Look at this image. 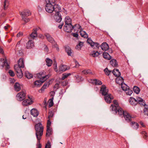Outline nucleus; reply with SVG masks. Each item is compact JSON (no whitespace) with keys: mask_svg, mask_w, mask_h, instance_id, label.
Instances as JSON below:
<instances>
[{"mask_svg":"<svg viewBox=\"0 0 148 148\" xmlns=\"http://www.w3.org/2000/svg\"><path fill=\"white\" fill-rule=\"evenodd\" d=\"M126 93L127 95H131L133 93V91L132 90L130 89L127 90L126 91Z\"/></svg>","mask_w":148,"mask_h":148,"instance_id":"864d4df0","label":"nucleus"},{"mask_svg":"<svg viewBox=\"0 0 148 148\" xmlns=\"http://www.w3.org/2000/svg\"><path fill=\"white\" fill-rule=\"evenodd\" d=\"M110 94L108 93L107 95L104 96V99L108 103H110L111 102V100L113 99L112 96H111Z\"/></svg>","mask_w":148,"mask_h":148,"instance_id":"9b49d317","label":"nucleus"},{"mask_svg":"<svg viewBox=\"0 0 148 148\" xmlns=\"http://www.w3.org/2000/svg\"><path fill=\"white\" fill-rule=\"evenodd\" d=\"M99 54L100 53L97 51H93L91 52L90 54V55L93 57H97Z\"/></svg>","mask_w":148,"mask_h":148,"instance_id":"c9c22d12","label":"nucleus"},{"mask_svg":"<svg viewBox=\"0 0 148 148\" xmlns=\"http://www.w3.org/2000/svg\"><path fill=\"white\" fill-rule=\"evenodd\" d=\"M131 124L132 128L134 129H137L139 125L137 123L132 122L131 123Z\"/></svg>","mask_w":148,"mask_h":148,"instance_id":"ea45409f","label":"nucleus"},{"mask_svg":"<svg viewBox=\"0 0 148 148\" xmlns=\"http://www.w3.org/2000/svg\"><path fill=\"white\" fill-rule=\"evenodd\" d=\"M61 84L63 86H65L68 84V82L67 81H64L62 82Z\"/></svg>","mask_w":148,"mask_h":148,"instance_id":"6e6d98bb","label":"nucleus"},{"mask_svg":"<svg viewBox=\"0 0 148 148\" xmlns=\"http://www.w3.org/2000/svg\"><path fill=\"white\" fill-rule=\"evenodd\" d=\"M133 90L134 92L137 94L139 93L140 91L139 88L136 86H134V87Z\"/></svg>","mask_w":148,"mask_h":148,"instance_id":"a19ab883","label":"nucleus"},{"mask_svg":"<svg viewBox=\"0 0 148 148\" xmlns=\"http://www.w3.org/2000/svg\"><path fill=\"white\" fill-rule=\"evenodd\" d=\"M54 46L55 47H56L57 48V50L59 51V48L58 47V45L56 42L54 44Z\"/></svg>","mask_w":148,"mask_h":148,"instance_id":"338daca9","label":"nucleus"},{"mask_svg":"<svg viewBox=\"0 0 148 148\" xmlns=\"http://www.w3.org/2000/svg\"><path fill=\"white\" fill-rule=\"evenodd\" d=\"M52 129L51 128H47V132L46 136L47 137H49L52 134Z\"/></svg>","mask_w":148,"mask_h":148,"instance_id":"4be33fe9","label":"nucleus"},{"mask_svg":"<svg viewBox=\"0 0 148 148\" xmlns=\"http://www.w3.org/2000/svg\"><path fill=\"white\" fill-rule=\"evenodd\" d=\"M114 104L111 105L110 107V110L115 113L116 114L118 113L120 110H122V109L121 108L119 105L116 100H114L113 101Z\"/></svg>","mask_w":148,"mask_h":148,"instance_id":"f03ea898","label":"nucleus"},{"mask_svg":"<svg viewBox=\"0 0 148 148\" xmlns=\"http://www.w3.org/2000/svg\"><path fill=\"white\" fill-rule=\"evenodd\" d=\"M18 66L21 67L22 68H24V60L23 58H20L18 61Z\"/></svg>","mask_w":148,"mask_h":148,"instance_id":"393cba45","label":"nucleus"},{"mask_svg":"<svg viewBox=\"0 0 148 148\" xmlns=\"http://www.w3.org/2000/svg\"><path fill=\"white\" fill-rule=\"evenodd\" d=\"M101 49L104 51L108 50L109 48L108 44L106 42H103L101 45Z\"/></svg>","mask_w":148,"mask_h":148,"instance_id":"aec40b11","label":"nucleus"},{"mask_svg":"<svg viewBox=\"0 0 148 148\" xmlns=\"http://www.w3.org/2000/svg\"><path fill=\"white\" fill-rule=\"evenodd\" d=\"M144 112L145 114L148 116V108L145 107L144 109Z\"/></svg>","mask_w":148,"mask_h":148,"instance_id":"052dcab7","label":"nucleus"},{"mask_svg":"<svg viewBox=\"0 0 148 148\" xmlns=\"http://www.w3.org/2000/svg\"><path fill=\"white\" fill-rule=\"evenodd\" d=\"M45 35L46 36L47 39L48 41L51 43L53 44L55 43L54 39L51 36L50 34H45Z\"/></svg>","mask_w":148,"mask_h":148,"instance_id":"ddd939ff","label":"nucleus"},{"mask_svg":"<svg viewBox=\"0 0 148 148\" xmlns=\"http://www.w3.org/2000/svg\"><path fill=\"white\" fill-rule=\"evenodd\" d=\"M19 14L21 16L28 17L31 14V13L28 10H25L22 12H19Z\"/></svg>","mask_w":148,"mask_h":148,"instance_id":"9d476101","label":"nucleus"},{"mask_svg":"<svg viewBox=\"0 0 148 148\" xmlns=\"http://www.w3.org/2000/svg\"><path fill=\"white\" fill-rule=\"evenodd\" d=\"M53 7L54 9L53 12H55L56 13H59L61 12V8L58 5L55 4L53 5Z\"/></svg>","mask_w":148,"mask_h":148,"instance_id":"4468645a","label":"nucleus"},{"mask_svg":"<svg viewBox=\"0 0 148 148\" xmlns=\"http://www.w3.org/2000/svg\"><path fill=\"white\" fill-rule=\"evenodd\" d=\"M51 124V122L50 121V119H48L47 120V128H51L50 126Z\"/></svg>","mask_w":148,"mask_h":148,"instance_id":"4d7b16f0","label":"nucleus"},{"mask_svg":"<svg viewBox=\"0 0 148 148\" xmlns=\"http://www.w3.org/2000/svg\"><path fill=\"white\" fill-rule=\"evenodd\" d=\"M59 84H56L54 86L53 88L55 90H57L59 88Z\"/></svg>","mask_w":148,"mask_h":148,"instance_id":"0e129e2a","label":"nucleus"},{"mask_svg":"<svg viewBox=\"0 0 148 148\" xmlns=\"http://www.w3.org/2000/svg\"><path fill=\"white\" fill-rule=\"evenodd\" d=\"M100 91L103 96L107 95L108 94V90L107 89L106 86L104 85H102Z\"/></svg>","mask_w":148,"mask_h":148,"instance_id":"0eeeda50","label":"nucleus"},{"mask_svg":"<svg viewBox=\"0 0 148 148\" xmlns=\"http://www.w3.org/2000/svg\"><path fill=\"white\" fill-rule=\"evenodd\" d=\"M110 63L112 66L114 67H117L118 66V65L117 61L114 59H112L110 60Z\"/></svg>","mask_w":148,"mask_h":148,"instance_id":"a878e982","label":"nucleus"},{"mask_svg":"<svg viewBox=\"0 0 148 148\" xmlns=\"http://www.w3.org/2000/svg\"><path fill=\"white\" fill-rule=\"evenodd\" d=\"M44 82L40 79L36 80L34 82V85L38 87L40 86Z\"/></svg>","mask_w":148,"mask_h":148,"instance_id":"5701e85b","label":"nucleus"},{"mask_svg":"<svg viewBox=\"0 0 148 148\" xmlns=\"http://www.w3.org/2000/svg\"><path fill=\"white\" fill-rule=\"evenodd\" d=\"M14 88L15 90L17 92L20 91L21 89L20 85V84L17 82H16L14 84Z\"/></svg>","mask_w":148,"mask_h":148,"instance_id":"c85d7f7f","label":"nucleus"},{"mask_svg":"<svg viewBox=\"0 0 148 148\" xmlns=\"http://www.w3.org/2000/svg\"><path fill=\"white\" fill-rule=\"evenodd\" d=\"M40 29V28L39 27H37V28H34L33 29V31L34 32H37V31L39 29Z\"/></svg>","mask_w":148,"mask_h":148,"instance_id":"69168bd1","label":"nucleus"},{"mask_svg":"<svg viewBox=\"0 0 148 148\" xmlns=\"http://www.w3.org/2000/svg\"><path fill=\"white\" fill-rule=\"evenodd\" d=\"M91 83L96 85H101L102 84V82L100 80L97 79H91Z\"/></svg>","mask_w":148,"mask_h":148,"instance_id":"2eb2a0df","label":"nucleus"},{"mask_svg":"<svg viewBox=\"0 0 148 148\" xmlns=\"http://www.w3.org/2000/svg\"><path fill=\"white\" fill-rule=\"evenodd\" d=\"M8 73L9 75L11 77H13L14 76L15 74L14 72L11 70L9 71Z\"/></svg>","mask_w":148,"mask_h":148,"instance_id":"5fc2aeb1","label":"nucleus"},{"mask_svg":"<svg viewBox=\"0 0 148 148\" xmlns=\"http://www.w3.org/2000/svg\"><path fill=\"white\" fill-rule=\"evenodd\" d=\"M41 138H40L39 139H37V145L38 147V148H41V145L40 143V140Z\"/></svg>","mask_w":148,"mask_h":148,"instance_id":"bf43d9fd","label":"nucleus"},{"mask_svg":"<svg viewBox=\"0 0 148 148\" xmlns=\"http://www.w3.org/2000/svg\"><path fill=\"white\" fill-rule=\"evenodd\" d=\"M51 145L50 143L49 142H48L47 143L46 145L45 148H50Z\"/></svg>","mask_w":148,"mask_h":148,"instance_id":"680f3d73","label":"nucleus"},{"mask_svg":"<svg viewBox=\"0 0 148 148\" xmlns=\"http://www.w3.org/2000/svg\"><path fill=\"white\" fill-rule=\"evenodd\" d=\"M103 55L104 58L108 60H110L112 58L111 56L108 53L106 52H104L103 53Z\"/></svg>","mask_w":148,"mask_h":148,"instance_id":"cd10ccee","label":"nucleus"},{"mask_svg":"<svg viewBox=\"0 0 148 148\" xmlns=\"http://www.w3.org/2000/svg\"><path fill=\"white\" fill-rule=\"evenodd\" d=\"M26 93L23 91L18 93L16 95V99L19 101L23 100L25 98Z\"/></svg>","mask_w":148,"mask_h":148,"instance_id":"39448f33","label":"nucleus"},{"mask_svg":"<svg viewBox=\"0 0 148 148\" xmlns=\"http://www.w3.org/2000/svg\"><path fill=\"white\" fill-rule=\"evenodd\" d=\"M36 77L40 79V80L45 81L49 77V75H46L44 71H41L39 73L36 74Z\"/></svg>","mask_w":148,"mask_h":148,"instance_id":"20e7f679","label":"nucleus"},{"mask_svg":"<svg viewBox=\"0 0 148 148\" xmlns=\"http://www.w3.org/2000/svg\"><path fill=\"white\" fill-rule=\"evenodd\" d=\"M73 29H74L73 26L72 24L70 23L68 25H65L64 28V31L68 33L71 32Z\"/></svg>","mask_w":148,"mask_h":148,"instance_id":"6e6552de","label":"nucleus"},{"mask_svg":"<svg viewBox=\"0 0 148 148\" xmlns=\"http://www.w3.org/2000/svg\"><path fill=\"white\" fill-rule=\"evenodd\" d=\"M32 100L28 99L24 100L22 102V104L24 106H29L32 104Z\"/></svg>","mask_w":148,"mask_h":148,"instance_id":"dca6fc26","label":"nucleus"},{"mask_svg":"<svg viewBox=\"0 0 148 148\" xmlns=\"http://www.w3.org/2000/svg\"><path fill=\"white\" fill-rule=\"evenodd\" d=\"M130 103L133 106H135L138 103L137 100L133 97H131L129 99Z\"/></svg>","mask_w":148,"mask_h":148,"instance_id":"f3484780","label":"nucleus"},{"mask_svg":"<svg viewBox=\"0 0 148 148\" xmlns=\"http://www.w3.org/2000/svg\"><path fill=\"white\" fill-rule=\"evenodd\" d=\"M118 114L121 115H123L126 121L128 122H130L131 120V117L130 115L129 114L126 112L124 111L123 110H121L118 113Z\"/></svg>","mask_w":148,"mask_h":148,"instance_id":"7ed1b4c3","label":"nucleus"},{"mask_svg":"<svg viewBox=\"0 0 148 148\" xmlns=\"http://www.w3.org/2000/svg\"><path fill=\"white\" fill-rule=\"evenodd\" d=\"M54 115V114L53 112L51 111L49 112V116L48 117V119H49L53 117Z\"/></svg>","mask_w":148,"mask_h":148,"instance_id":"603ef678","label":"nucleus"},{"mask_svg":"<svg viewBox=\"0 0 148 148\" xmlns=\"http://www.w3.org/2000/svg\"><path fill=\"white\" fill-rule=\"evenodd\" d=\"M25 77L28 79H30L33 77L32 74L28 71H25Z\"/></svg>","mask_w":148,"mask_h":148,"instance_id":"473e14b6","label":"nucleus"},{"mask_svg":"<svg viewBox=\"0 0 148 148\" xmlns=\"http://www.w3.org/2000/svg\"><path fill=\"white\" fill-rule=\"evenodd\" d=\"M53 97L52 98L49 99V100L50 101L49 103V107H51L52 106H53Z\"/></svg>","mask_w":148,"mask_h":148,"instance_id":"3c124183","label":"nucleus"},{"mask_svg":"<svg viewBox=\"0 0 148 148\" xmlns=\"http://www.w3.org/2000/svg\"><path fill=\"white\" fill-rule=\"evenodd\" d=\"M34 47V42L32 40H29L26 44V47L27 49H31Z\"/></svg>","mask_w":148,"mask_h":148,"instance_id":"6ab92c4d","label":"nucleus"},{"mask_svg":"<svg viewBox=\"0 0 148 148\" xmlns=\"http://www.w3.org/2000/svg\"><path fill=\"white\" fill-rule=\"evenodd\" d=\"M30 113L34 117H37L39 114L38 111L34 108H33L31 110Z\"/></svg>","mask_w":148,"mask_h":148,"instance_id":"a211bd4d","label":"nucleus"},{"mask_svg":"<svg viewBox=\"0 0 148 148\" xmlns=\"http://www.w3.org/2000/svg\"><path fill=\"white\" fill-rule=\"evenodd\" d=\"M4 66H6V70H8L10 68V66L7 63L6 60H5V61L4 62V64L1 65L2 68H3Z\"/></svg>","mask_w":148,"mask_h":148,"instance_id":"58836bf2","label":"nucleus"},{"mask_svg":"<svg viewBox=\"0 0 148 148\" xmlns=\"http://www.w3.org/2000/svg\"><path fill=\"white\" fill-rule=\"evenodd\" d=\"M54 46L55 47H56L57 48V50L59 51V48L58 47V45L56 42L54 44Z\"/></svg>","mask_w":148,"mask_h":148,"instance_id":"774afa93","label":"nucleus"},{"mask_svg":"<svg viewBox=\"0 0 148 148\" xmlns=\"http://www.w3.org/2000/svg\"><path fill=\"white\" fill-rule=\"evenodd\" d=\"M82 73L84 74H91L92 73L90 70H84L82 71Z\"/></svg>","mask_w":148,"mask_h":148,"instance_id":"09e8293b","label":"nucleus"},{"mask_svg":"<svg viewBox=\"0 0 148 148\" xmlns=\"http://www.w3.org/2000/svg\"><path fill=\"white\" fill-rule=\"evenodd\" d=\"M30 37L32 38L33 39L34 38L38 36V34L37 32H34V31L31 33L30 35Z\"/></svg>","mask_w":148,"mask_h":148,"instance_id":"c03bdc74","label":"nucleus"},{"mask_svg":"<svg viewBox=\"0 0 148 148\" xmlns=\"http://www.w3.org/2000/svg\"><path fill=\"white\" fill-rule=\"evenodd\" d=\"M21 67H20L18 66V65L16 64L14 65V68L17 73L18 72L21 73V71H22L21 68Z\"/></svg>","mask_w":148,"mask_h":148,"instance_id":"4c0bfd02","label":"nucleus"},{"mask_svg":"<svg viewBox=\"0 0 148 148\" xmlns=\"http://www.w3.org/2000/svg\"><path fill=\"white\" fill-rule=\"evenodd\" d=\"M49 82L45 83L44 84V85L41 87L40 89L39 90L40 92L42 93L44 91L45 89L47 87L49 86Z\"/></svg>","mask_w":148,"mask_h":148,"instance_id":"b1692460","label":"nucleus"},{"mask_svg":"<svg viewBox=\"0 0 148 148\" xmlns=\"http://www.w3.org/2000/svg\"><path fill=\"white\" fill-rule=\"evenodd\" d=\"M104 71L105 74L108 76L109 75L110 73L112 72L111 71L109 70L107 68H106L104 69Z\"/></svg>","mask_w":148,"mask_h":148,"instance_id":"8fccbe9b","label":"nucleus"},{"mask_svg":"<svg viewBox=\"0 0 148 148\" xmlns=\"http://www.w3.org/2000/svg\"><path fill=\"white\" fill-rule=\"evenodd\" d=\"M17 76L18 77L20 78H22L23 76L22 72L21 71V73L19 72L17 73Z\"/></svg>","mask_w":148,"mask_h":148,"instance_id":"13d9d810","label":"nucleus"},{"mask_svg":"<svg viewBox=\"0 0 148 148\" xmlns=\"http://www.w3.org/2000/svg\"><path fill=\"white\" fill-rule=\"evenodd\" d=\"M35 128L37 139H39L40 138H41L43 134L44 129L41 123L39 122L36 124L35 126Z\"/></svg>","mask_w":148,"mask_h":148,"instance_id":"f257e3e1","label":"nucleus"},{"mask_svg":"<svg viewBox=\"0 0 148 148\" xmlns=\"http://www.w3.org/2000/svg\"><path fill=\"white\" fill-rule=\"evenodd\" d=\"M65 51L67 52L68 55L69 56H71V54L72 53V51L70 47L68 46H66L65 47Z\"/></svg>","mask_w":148,"mask_h":148,"instance_id":"bb28decb","label":"nucleus"},{"mask_svg":"<svg viewBox=\"0 0 148 148\" xmlns=\"http://www.w3.org/2000/svg\"><path fill=\"white\" fill-rule=\"evenodd\" d=\"M83 45V42H80L78 44L76 45L75 47V49L78 50H80Z\"/></svg>","mask_w":148,"mask_h":148,"instance_id":"e433bc0d","label":"nucleus"},{"mask_svg":"<svg viewBox=\"0 0 148 148\" xmlns=\"http://www.w3.org/2000/svg\"><path fill=\"white\" fill-rule=\"evenodd\" d=\"M53 4L51 3H46V4L45 7V9L46 11L49 13H51L53 12Z\"/></svg>","mask_w":148,"mask_h":148,"instance_id":"423d86ee","label":"nucleus"},{"mask_svg":"<svg viewBox=\"0 0 148 148\" xmlns=\"http://www.w3.org/2000/svg\"><path fill=\"white\" fill-rule=\"evenodd\" d=\"M137 101L138 103L143 105V106H145L146 104L144 102V100L142 99L141 98L139 97H137L136 98Z\"/></svg>","mask_w":148,"mask_h":148,"instance_id":"c756f323","label":"nucleus"},{"mask_svg":"<svg viewBox=\"0 0 148 148\" xmlns=\"http://www.w3.org/2000/svg\"><path fill=\"white\" fill-rule=\"evenodd\" d=\"M8 6V1L7 0H5L3 3V8L4 10L7 9Z\"/></svg>","mask_w":148,"mask_h":148,"instance_id":"de8ad7c7","label":"nucleus"},{"mask_svg":"<svg viewBox=\"0 0 148 148\" xmlns=\"http://www.w3.org/2000/svg\"><path fill=\"white\" fill-rule=\"evenodd\" d=\"M65 25H68L69 23L72 24L71 20V18L68 16L66 17L65 20Z\"/></svg>","mask_w":148,"mask_h":148,"instance_id":"72a5a7b5","label":"nucleus"},{"mask_svg":"<svg viewBox=\"0 0 148 148\" xmlns=\"http://www.w3.org/2000/svg\"><path fill=\"white\" fill-rule=\"evenodd\" d=\"M70 73H64L62 74L61 79L64 80L65 79L67 78L68 76L71 75Z\"/></svg>","mask_w":148,"mask_h":148,"instance_id":"37998d69","label":"nucleus"},{"mask_svg":"<svg viewBox=\"0 0 148 148\" xmlns=\"http://www.w3.org/2000/svg\"><path fill=\"white\" fill-rule=\"evenodd\" d=\"M113 75L116 77H119L121 75V73L117 69H115L112 71Z\"/></svg>","mask_w":148,"mask_h":148,"instance_id":"412c9836","label":"nucleus"},{"mask_svg":"<svg viewBox=\"0 0 148 148\" xmlns=\"http://www.w3.org/2000/svg\"><path fill=\"white\" fill-rule=\"evenodd\" d=\"M46 3H49L53 4V5L56 4L57 0H45Z\"/></svg>","mask_w":148,"mask_h":148,"instance_id":"49530a36","label":"nucleus"},{"mask_svg":"<svg viewBox=\"0 0 148 148\" xmlns=\"http://www.w3.org/2000/svg\"><path fill=\"white\" fill-rule=\"evenodd\" d=\"M80 35L82 37L85 38H87L88 37V35L85 32L83 31L81 29L80 30Z\"/></svg>","mask_w":148,"mask_h":148,"instance_id":"f704fd0d","label":"nucleus"},{"mask_svg":"<svg viewBox=\"0 0 148 148\" xmlns=\"http://www.w3.org/2000/svg\"><path fill=\"white\" fill-rule=\"evenodd\" d=\"M54 18L56 22L58 23H60L62 20L61 14L60 13H55Z\"/></svg>","mask_w":148,"mask_h":148,"instance_id":"f8f14e48","label":"nucleus"},{"mask_svg":"<svg viewBox=\"0 0 148 148\" xmlns=\"http://www.w3.org/2000/svg\"><path fill=\"white\" fill-rule=\"evenodd\" d=\"M45 61L46 63V65L48 67L50 66L52 63V60L49 58H47Z\"/></svg>","mask_w":148,"mask_h":148,"instance_id":"2f4dec72","label":"nucleus"},{"mask_svg":"<svg viewBox=\"0 0 148 148\" xmlns=\"http://www.w3.org/2000/svg\"><path fill=\"white\" fill-rule=\"evenodd\" d=\"M87 42L92 47L95 46V48H96L98 49L100 46L99 43L93 42L90 38L88 39Z\"/></svg>","mask_w":148,"mask_h":148,"instance_id":"1a4fd4ad","label":"nucleus"},{"mask_svg":"<svg viewBox=\"0 0 148 148\" xmlns=\"http://www.w3.org/2000/svg\"><path fill=\"white\" fill-rule=\"evenodd\" d=\"M60 71H64L68 70L67 66L65 65H62L59 67Z\"/></svg>","mask_w":148,"mask_h":148,"instance_id":"7c9ffc66","label":"nucleus"},{"mask_svg":"<svg viewBox=\"0 0 148 148\" xmlns=\"http://www.w3.org/2000/svg\"><path fill=\"white\" fill-rule=\"evenodd\" d=\"M22 20L25 22V23L23 24L25 25L26 23L28 22L29 21V19L27 17L22 16H21Z\"/></svg>","mask_w":148,"mask_h":148,"instance_id":"a18cd8bd","label":"nucleus"},{"mask_svg":"<svg viewBox=\"0 0 148 148\" xmlns=\"http://www.w3.org/2000/svg\"><path fill=\"white\" fill-rule=\"evenodd\" d=\"M73 27L74 32H75V30H77V29H80V30L82 29L81 26L79 24H75Z\"/></svg>","mask_w":148,"mask_h":148,"instance_id":"79ce46f5","label":"nucleus"},{"mask_svg":"<svg viewBox=\"0 0 148 148\" xmlns=\"http://www.w3.org/2000/svg\"><path fill=\"white\" fill-rule=\"evenodd\" d=\"M142 134L144 136V137L145 138L147 137V134L145 131H143L142 132Z\"/></svg>","mask_w":148,"mask_h":148,"instance_id":"e2e57ef3","label":"nucleus"}]
</instances>
